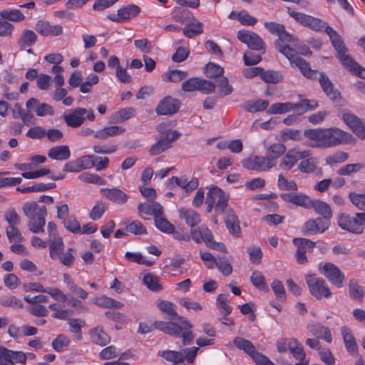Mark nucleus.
Returning <instances> with one entry per match:
<instances>
[{"mask_svg": "<svg viewBox=\"0 0 365 365\" xmlns=\"http://www.w3.org/2000/svg\"><path fill=\"white\" fill-rule=\"evenodd\" d=\"M312 148H329L346 143L351 135L337 128H311L304 131Z\"/></svg>", "mask_w": 365, "mask_h": 365, "instance_id": "nucleus-1", "label": "nucleus"}, {"mask_svg": "<svg viewBox=\"0 0 365 365\" xmlns=\"http://www.w3.org/2000/svg\"><path fill=\"white\" fill-rule=\"evenodd\" d=\"M23 212L29 220L28 226L31 232L38 233L44 231L45 218L47 215L45 206H39L34 201L26 202L23 206Z\"/></svg>", "mask_w": 365, "mask_h": 365, "instance_id": "nucleus-2", "label": "nucleus"}, {"mask_svg": "<svg viewBox=\"0 0 365 365\" xmlns=\"http://www.w3.org/2000/svg\"><path fill=\"white\" fill-rule=\"evenodd\" d=\"M182 324L184 327H181L175 322L156 321L154 322V327L155 329H159L167 334L176 338H182V345L186 346L194 339V335L190 330L192 326L187 320H183Z\"/></svg>", "mask_w": 365, "mask_h": 365, "instance_id": "nucleus-3", "label": "nucleus"}, {"mask_svg": "<svg viewBox=\"0 0 365 365\" xmlns=\"http://www.w3.org/2000/svg\"><path fill=\"white\" fill-rule=\"evenodd\" d=\"M198 351L199 347L191 346L180 351H160L158 352V355L166 361L173 363V365L182 363L185 361L189 364H192L195 361Z\"/></svg>", "mask_w": 365, "mask_h": 365, "instance_id": "nucleus-4", "label": "nucleus"}, {"mask_svg": "<svg viewBox=\"0 0 365 365\" xmlns=\"http://www.w3.org/2000/svg\"><path fill=\"white\" fill-rule=\"evenodd\" d=\"M287 13L296 21L316 32H324L328 24L324 20L314 16L307 15L302 12L292 11L289 7L287 8Z\"/></svg>", "mask_w": 365, "mask_h": 365, "instance_id": "nucleus-5", "label": "nucleus"}, {"mask_svg": "<svg viewBox=\"0 0 365 365\" xmlns=\"http://www.w3.org/2000/svg\"><path fill=\"white\" fill-rule=\"evenodd\" d=\"M306 283L310 294L317 299L331 297L330 289L323 278L317 277L314 274H308L306 276Z\"/></svg>", "mask_w": 365, "mask_h": 365, "instance_id": "nucleus-6", "label": "nucleus"}, {"mask_svg": "<svg viewBox=\"0 0 365 365\" xmlns=\"http://www.w3.org/2000/svg\"><path fill=\"white\" fill-rule=\"evenodd\" d=\"M180 136V133L175 130L168 129L160 133L157 143L150 147L149 154L154 156L165 152L172 146L173 143Z\"/></svg>", "mask_w": 365, "mask_h": 365, "instance_id": "nucleus-7", "label": "nucleus"}, {"mask_svg": "<svg viewBox=\"0 0 365 365\" xmlns=\"http://www.w3.org/2000/svg\"><path fill=\"white\" fill-rule=\"evenodd\" d=\"M180 136V133L175 130L168 129L160 133L157 143L150 147L149 154L154 156L165 152L172 146L173 143Z\"/></svg>", "mask_w": 365, "mask_h": 365, "instance_id": "nucleus-8", "label": "nucleus"}, {"mask_svg": "<svg viewBox=\"0 0 365 365\" xmlns=\"http://www.w3.org/2000/svg\"><path fill=\"white\" fill-rule=\"evenodd\" d=\"M180 136V133L175 130L168 129L160 133L157 143L150 147L149 154L154 156L165 152L172 146L173 143Z\"/></svg>", "mask_w": 365, "mask_h": 365, "instance_id": "nucleus-9", "label": "nucleus"}, {"mask_svg": "<svg viewBox=\"0 0 365 365\" xmlns=\"http://www.w3.org/2000/svg\"><path fill=\"white\" fill-rule=\"evenodd\" d=\"M180 136V133L175 130L168 129L160 133L157 143L150 147L149 154L154 156L165 152L172 146L173 143Z\"/></svg>", "mask_w": 365, "mask_h": 365, "instance_id": "nucleus-10", "label": "nucleus"}, {"mask_svg": "<svg viewBox=\"0 0 365 365\" xmlns=\"http://www.w3.org/2000/svg\"><path fill=\"white\" fill-rule=\"evenodd\" d=\"M321 273L329 280V282L337 288H341L345 283L344 273L334 264L326 262L319 267Z\"/></svg>", "mask_w": 365, "mask_h": 365, "instance_id": "nucleus-11", "label": "nucleus"}, {"mask_svg": "<svg viewBox=\"0 0 365 365\" xmlns=\"http://www.w3.org/2000/svg\"><path fill=\"white\" fill-rule=\"evenodd\" d=\"M229 195L225 193L217 186L212 187L207 194L206 200L215 204V212L221 214L228 207Z\"/></svg>", "mask_w": 365, "mask_h": 365, "instance_id": "nucleus-12", "label": "nucleus"}, {"mask_svg": "<svg viewBox=\"0 0 365 365\" xmlns=\"http://www.w3.org/2000/svg\"><path fill=\"white\" fill-rule=\"evenodd\" d=\"M279 51L284 55L292 63L297 66L302 74L311 78L314 71L310 68L309 63L304 61L301 56L297 55L292 47H278Z\"/></svg>", "mask_w": 365, "mask_h": 365, "instance_id": "nucleus-13", "label": "nucleus"}, {"mask_svg": "<svg viewBox=\"0 0 365 365\" xmlns=\"http://www.w3.org/2000/svg\"><path fill=\"white\" fill-rule=\"evenodd\" d=\"M293 244L297 247L295 257L297 263L304 264L307 262V252H312L315 242L306 238H294Z\"/></svg>", "mask_w": 365, "mask_h": 365, "instance_id": "nucleus-14", "label": "nucleus"}, {"mask_svg": "<svg viewBox=\"0 0 365 365\" xmlns=\"http://www.w3.org/2000/svg\"><path fill=\"white\" fill-rule=\"evenodd\" d=\"M198 185L199 180L197 178H192L190 180H187L185 176L180 178L173 176L168 180V187L170 189H173L175 186L180 187L187 195L196 190Z\"/></svg>", "mask_w": 365, "mask_h": 365, "instance_id": "nucleus-15", "label": "nucleus"}, {"mask_svg": "<svg viewBox=\"0 0 365 365\" xmlns=\"http://www.w3.org/2000/svg\"><path fill=\"white\" fill-rule=\"evenodd\" d=\"M180 106V102L179 100L171 96H166L159 102L155 112L161 115H173L179 110Z\"/></svg>", "mask_w": 365, "mask_h": 365, "instance_id": "nucleus-16", "label": "nucleus"}, {"mask_svg": "<svg viewBox=\"0 0 365 365\" xmlns=\"http://www.w3.org/2000/svg\"><path fill=\"white\" fill-rule=\"evenodd\" d=\"M342 119L356 135L362 140L365 139V126L359 118L346 112L342 114Z\"/></svg>", "mask_w": 365, "mask_h": 365, "instance_id": "nucleus-17", "label": "nucleus"}, {"mask_svg": "<svg viewBox=\"0 0 365 365\" xmlns=\"http://www.w3.org/2000/svg\"><path fill=\"white\" fill-rule=\"evenodd\" d=\"M309 156V151H297L289 150L282 158L279 166L284 170H289L299 160L304 159Z\"/></svg>", "mask_w": 365, "mask_h": 365, "instance_id": "nucleus-18", "label": "nucleus"}, {"mask_svg": "<svg viewBox=\"0 0 365 365\" xmlns=\"http://www.w3.org/2000/svg\"><path fill=\"white\" fill-rule=\"evenodd\" d=\"M279 197L286 202L292 203L306 209H310L312 200L302 192H286L279 195Z\"/></svg>", "mask_w": 365, "mask_h": 365, "instance_id": "nucleus-19", "label": "nucleus"}, {"mask_svg": "<svg viewBox=\"0 0 365 365\" xmlns=\"http://www.w3.org/2000/svg\"><path fill=\"white\" fill-rule=\"evenodd\" d=\"M339 226L352 233L361 234L364 231V227L358 222L355 217H351L347 214L342 213L338 220Z\"/></svg>", "mask_w": 365, "mask_h": 365, "instance_id": "nucleus-20", "label": "nucleus"}, {"mask_svg": "<svg viewBox=\"0 0 365 365\" xmlns=\"http://www.w3.org/2000/svg\"><path fill=\"white\" fill-rule=\"evenodd\" d=\"M87 113V109L84 108H76L71 113L64 114L63 119L66 125L71 128H79L86 120L84 115Z\"/></svg>", "mask_w": 365, "mask_h": 365, "instance_id": "nucleus-21", "label": "nucleus"}, {"mask_svg": "<svg viewBox=\"0 0 365 365\" xmlns=\"http://www.w3.org/2000/svg\"><path fill=\"white\" fill-rule=\"evenodd\" d=\"M225 213V222L230 234L237 237H240L241 229L237 216L232 208H227Z\"/></svg>", "mask_w": 365, "mask_h": 365, "instance_id": "nucleus-22", "label": "nucleus"}, {"mask_svg": "<svg viewBox=\"0 0 365 365\" xmlns=\"http://www.w3.org/2000/svg\"><path fill=\"white\" fill-rule=\"evenodd\" d=\"M35 30L41 35L48 36H59L63 32V28L58 24L52 25L48 21L44 20H38L35 26Z\"/></svg>", "mask_w": 365, "mask_h": 365, "instance_id": "nucleus-23", "label": "nucleus"}, {"mask_svg": "<svg viewBox=\"0 0 365 365\" xmlns=\"http://www.w3.org/2000/svg\"><path fill=\"white\" fill-rule=\"evenodd\" d=\"M319 81L323 91L331 101H334L341 98L339 91L334 88V84L324 73H319Z\"/></svg>", "mask_w": 365, "mask_h": 365, "instance_id": "nucleus-24", "label": "nucleus"}, {"mask_svg": "<svg viewBox=\"0 0 365 365\" xmlns=\"http://www.w3.org/2000/svg\"><path fill=\"white\" fill-rule=\"evenodd\" d=\"M101 192L108 200L120 205L125 204L128 196L123 190L118 188H102Z\"/></svg>", "mask_w": 365, "mask_h": 365, "instance_id": "nucleus-25", "label": "nucleus"}, {"mask_svg": "<svg viewBox=\"0 0 365 365\" xmlns=\"http://www.w3.org/2000/svg\"><path fill=\"white\" fill-rule=\"evenodd\" d=\"M178 213L180 219L185 220L190 229L197 227L201 222L200 215L194 210L181 207Z\"/></svg>", "mask_w": 365, "mask_h": 365, "instance_id": "nucleus-26", "label": "nucleus"}, {"mask_svg": "<svg viewBox=\"0 0 365 365\" xmlns=\"http://www.w3.org/2000/svg\"><path fill=\"white\" fill-rule=\"evenodd\" d=\"M337 58L343 66L349 71L353 72L356 71V67H358V63L354 61L349 55L346 54L348 49L346 47H335Z\"/></svg>", "mask_w": 365, "mask_h": 365, "instance_id": "nucleus-27", "label": "nucleus"}, {"mask_svg": "<svg viewBox=\"0 0 365 365\" xmlns=\"http://www.w3.org/2000/svg\"><path fill=\"white\" fill-rule=\"evenodd\" d=\"M341 334L346 351L351 355L356 354L358 352V346L350 328L347 327H341Z\"/></svg>", "mask_w": 365, "mask_h": 365, "instance_id": "nucleus-28", "label": "nucleus"}, {"mask_svg": "<svg viewBox=\"0 0 365 365\" xmlns=\"http://www.w3.org/2000/svg\"><path fill=\"white\" fill-rule=\"evenodd\" d=\"M237 38L247 46H264V44L262 39L257 34L250 31H239Z\"/></svg>", "mask_w": 365, "mask_h": 365, "instance_id": "nucleus-29", "label": "nucleus"}, {"mask_svg": "<svg viewBox=\"0 0 365 365\" xmlns=\"http://www.w3.org/2000/svg\"><path fill=\"white\" fill-rule=\"evenodd\" d=\"M309 332L317 339H322L327 343L332 341V336L330 329L320 324H313L307 327Z\"/></svg>", "mask_w": 365, "mask_h": 365, "instance_id": "nucleus-30", "label": "nucleus"}, {"mask_svg": "<svg viewBox=\"0 0 365 365\" xmlns=\"http://www.w3.org/2000/svg\"><path fill=\"white\" fill-rule=\"evenodd\" d=\"M257 51L264 53L265 47H249V49L244 53L243 60L246 66H253L259 63L262 60L259 53Z\"/></svg>", "mask_w": 365, "mask_h": 365, "instance_id": "nucleus-31", "label": "nucleus"}, {"mask_svg": "<svg viewBox=\"0 0 365 365\" xmlns=\"http://www.w3.org/2000/svg\"><path fill=\"white\" fill-rule=\"evenodd\" d=\"M138 210L140 214L143 213L148 215H154L155 217L158 215H163L161 205L154 201L148 203H140L138 206Z\"/></svg>", "mask_w": 365, "mask_h": 365, "instance_id": "nucleus-32", "label": "nucleus"}, {"mask_svg": "<svg viewBox=\"0 0 365 365\" xmlns=\"http://www.w3.org/2000/svg\"><path fill=\"white\" fill-rule=\"evenodd\" d=\"M71 156V152L68 145H58L50 148L48 151V157L55 160H66Z\"/></svg>", "mask_w": 365, "mask_h": 365, "instance_id": "nucleus-33", "label": "nucleus"}, {"mask_svg": "<svg viewBox=\"0 0 365 365\" xmlns=\"http://www.w3.org/2000/svg\"><path fill=\"white\" fill-rule=\"evenodd\" d=\"M310 208H313L314 211L327 220H329L332 217V212L330 206L325 202L319 200H312Z\"/></svg>", "mask_w": 365, "mask_h": 365, "instance_id": "nucleus-34", "label": "nucleus"}, {"mask_svg": "<svg viewBox=\"0 0 365 365\" xmlns=\"http://www.w3.org/2000/svg\"><path fill=\"white\" fill-rule=\"evenodd\" d=\"M125 131V128L118 125H112L105 127L101 130H97L93 136L95 138L98 140H104L108 137L115 136L123 133Z\"/></svg>", "mask_w": 365, "mask_h": 365, "instance_id": "nucleus-35", "label": "nucleus"}, {"mask_svg": "<svg viewBox=\"0 0 365 365\" xmlns=\"http://www.w3.org/2000/svg\"><path fill=\"white\" fill-rule=\"evenodd\" d=\"M233 344L239 350L243 351L244 353L247 354L251 358L252 356H253L257 352L255 346L253 345V344L250 341L242 337H235L233 339Z\"/></svg>", "mask_w": 365, "mask_h": 365, "instance_id": "nucleus-36", "label": "nucleus"}, {"mask_svg": "<svg viewBox=\"0 0 365 365\" xmlns=\"http://www.w3.org/2000/svg\"><path fill=\"white\" fill-rule=\"evenodd\" d=\"M288 349L297 360L303 361L305 359L306 354L303 346L295 338L289 339Z\"/></svg>", "mask_w": 365, "mask_h": 365, "instance_id": "nucleus-37", "label": "nucleus"}, {"mask_svg": "<svg viewBox=\"0 0 365 365\" xmlns=\"http://www.w3.org/2000/svg\"><path fill=\"white\" fill-rule=\"evenodd\" d=\"M49 242V255L51 259H56L59 257L63 251V242L61 237H57L50 239Z\"/></svg>", "mask_w": 365, "mask_h": 365, "instance_id": "nucleus-38", "label": "nucleus"}, {"mask_svg": "<svg viewBox=\"0 0 365 365\" xmlns=\"http://www.w3.org/2000/svg\"><path fill=\"white\" fill-rule=\"evenodd\" d=\"M269 102L267 100L247 101L243 104V109L247 112L255 113L267 109Z\"/></svg>", "mask_w": 365, "mask_h": 365, "instance_id": "nucleus-39", "label": "nucleus"}, {"mask_svg": "<svg viewBox=\"0 0 365 365\" xmlns=\"http://www.w3.org/2000/svg\"><path fill=\"white\" fill-rule=\"evenodd\" d=\"M188 76V73L181 70H169L162 75V79L165 82L177 83Z\"/></svg>", "mask_w": 365, "mask_h": 365, "instance_id": "nucleus-40", "label": "nucleus"}, {"mask_svg": "<svg viewBox=\"0 0 365 365\" xmlns=\"http://www.w3.org/2000/svg\"><path fill=\"white\" fill-rule=\"evenodd\" d=\"M0 17L2 19L14 22H21L25 19L23 13L16 9H4L0 11Z\"/></svg>", "mask_w": 365, "mask_h": 365, "instance_id": "nucleus-41", "label": "nucleus"}, {"mask_svg": "<svg viewBox=\"0 0 365 365\" xmlns=\"http://www.w3.org/2000/svg\"><path fill=\"white\" fill-rule=\"evenodd\" d=\"M92 341L100 346H105L110 342V336L103 330L96 327L91 331Z\"/></svg>", "mask_w": 365, "mask_h": 365, "instance_id": "nucleus-42", "label": "nucleus"}, {"mask_svg": "<svg viewBox=\"0 0 365 365\" xmlns=\"http://www.w3.org/2000/svg\"><path fill=\"white\" fill-rule=\"evenodd\" d=\"M230 16L237 19L242 25L252 26L257 22V19L255 17L251 16L245 10L239 12L232 11Z\"/></svg>", "mask_w": 365, "mask_h": 365, "instance_id": "nucleus-43", "label": "nucleus"}, {"mask_svg": "<svg viewBox=\"0 0 365 365\" xmlns=\"http://www.w3.org/2000/svg\"><path fill=\"white\" fill-rule=\"evenodd\" d=\"M285 152L286 146L284 145L274 143L268 148L266 155L272 162H274L275 160L284 155Z\"/></svg>", "mask_w": 365, "mask_h": 365, "instance_id": "nucleus-44", "label": "nucleus"}, {"mask_svg": "<svg viewBox=\"0 0 365 365\" xmlns=\"http://www.w3.org/2000/svg\"><path fill=\"white\" fill-rule=\"evenodd\" d=\"M253 286L261 291L269 292V287L265 282V278L259 271H254L250 277Z\"/></svg>", "mask_w": 365, "mask_h": 365, "instance_id": "nucleus-45", "label": "nucleus"}, {"mask_svg": "<svg viewBox=\"0 0 365 365\" xmlns=\"http://www.w3.org/2000/svg\"><path fill=\"white\" fill-rule=\"evenodd\" d=\"M294 106L292 103H276L270 106L267 110V113L269 114H282L291 110H294Z\"/></svg>", "mask_w": 365, "mask_h": 365, "instance_id": "nucleus-46", "label": "nucleus"}, {"mask_svg": "<svg viewBox=\"0 0 365 365\" xmlns=\"http://www.w3.org/2000/svg\"><path fill=\"white\" fill-rule=\"evenodd\" d=\"M140 11L139 6L134 4H129L119 9V13L123 21L135 17L140 13Z\"/></svg>", "mask_w": 365, "mask_h": 365, "instance_id": "nucleus-47", "label": "nucleus"}, {"mask_svg": "<svg viewBox=\"0 0 365 365\" xmlns=\"http://www.w3.org/2000/svg\"><path fill=\"white\" fill-rule=\"evenodd\" d=\"M135 115V109L131 107L119 110L113 115V123H123Z\"/></svg>", "mask_w": 365, "mask_h": 365, "instance_id": "nucleus-48", "label": "nucleus"}, {"mask_svg": "<svg viewBox=\"0 0 365 365\" xmlns=\"http://www.w3.org/2000/svg\"><path fill=\"white\" fill-rule=\"evenodd\" d=\"M143 284L153 292H160L163 289V286L159 283L158 277L150 274H146L143 277Z\"/></svg>", "mask_w": 365, "mask_h": 365, "instance_id": "nucleus-49", "label": "nucleus"}, {"mask_svg": "<svg viewBox=\"0 0 365 365\" xmlns=\"http://www.w3.org/2000/svg\"><path fill=\"white\" fill-rule=\"evenodd\" d=\"M294 110L299 113H306L308 110H312L317 108L319 105L314 100L302 99L298 103H294Z\"/></svg>", "mask_w": 365, "mask_h": 365, "instance_id": "nucleus-50", "label": "nucleus"}, {"mask_svg": "<svg viewBox=\"0 0 365 365\" xmlns=\"http://www.w3.org/2000/svg\"><path fill=\"white\" fill-rule=\"evenodd\" d=\"M294 110L299 113H306L308 110H312L317 108L319 105L314 100L302 99L298 103H294Z\"/></svg>", "mask_w": 365, "mask_h": 365, "instance_id": "nucleus-51", "label": "nucleus"}, {"mask_svg": "<svg viewBox=\"0 0 365 365\" xmlns=\"http://www.w3.org/2000/svg\"><path fill=\"white\" fill-rule=\"evenodd\" d=\"M155 225L157 228L163 232L171 234L175 230V227L168 221L163 215H158L154 217Z\"/></svg>", "mask_w": 365, "mask_h": 365, "instance_id": "nucleus-52", "label": "nucleus"}, {"mask_svg": "<svg viewBox=\"0 0 365 365\" xmlns=\"http://www.w3.org/2000/svg\"><path fill=\"white\" fill-rule=\"evenodd\" d=\"M216 305L221 314L224 316L229 315L232 312V307L227 300V295L220 294L216 300Z\"/></svg>", "mask_w": 365, "mask_h": 365, "instance_id": "nucleus-53", "label": "nucleus"}, {"mask_svg": "<svg viewBox=\"0 0 365 365\" xmlns=\"http://www.w3.org/2000/svg\"><path fill=\"white\" fill-rule=\"evenodd\" d=\"M261 79L266 83H277L282 81L283 76L279 71L267 70L261 73Z\"/></svg>", "mask_w": 365, "mask_h": 365, "instance_id": "nucleus-54", "label": "nucleus"}, {"mask_svg": "<svg viewBox=\"0 0 365 365\" xmlns=\"http://www.w3.org/2000/svg\"><path fill=\"white\" fill-rule=\"evenodd\" d=\"M348 197L354 206L361 211H365V193L351 192Z\"/></svg>", "mask_w": 365, "mask_h": 365, "instance_id": "nucleus-55", "label": "nucleus"}, {"mask_svg": "<svg viewBox=\"0 0 365 365\" xmlns=\"http://www.w3.org/2000/svg\"><path fill=\"white\" fill-rule=\"evenodd\" d=\"M0 304L4 307H12L14 309H21L24 304L21 299L15 296H4L0 299Z\"/></svg>", "mask_w": 365, "mask_h": 365, "instance_id": "nucleus-56", "label": "nucleus"}, {"mask_svg": "<svg viewBox=\"0 0 365 365\" xmlns=\"http://www.w3.org/2000/svg\"><path fill=\"white\" fill-rule=\"evenodd\" d=\"M364 163H354L347 164L337 170V174L339 175H350L353 173H357L364 168Z\"/></svg>", "mask_w": 365, "mask_h": 365, "instance_id": "nucleus-57", "label": "nucleus"}, {"mask_svg": "<svg viewBox=\"0 0 365 365\" xmlns=\"http://www.w3.org/2000/svg\"><path fill=\"white\" fill-rule=\"evenodd\" d=\"M125 231L136 235L147 234L145 227L138 220H134L128 223L125 227Z\"/></svg>", "mask_w": 365, "mask_h": 365, "instance_id": "nucleus-58", "label": "nucleus"}, {"mask_svg": "<svg viewBox=\"0 0 365 365\" xmlns=\"http://www.w3.org/2000/svg\"><path fill=\"white\" fill-rule=\"evenodd\" d=\"M36 38L37 36L34 31L29 29L25 30L21 36L18 43L20 46H30L36 42Z\"/></svg>", "mask_w": 365, "mask_h": 365, "instance_id": "nucleus-59", "label": "nucleus"}, {"mask_svg": "<svg viewBox=\"0 0 365 365\" xmlns=\"http://www.w3.org/2000/svg\"><path fill=\"white\" fill-rule=\"evenodd\" d=\"M223 68L214 63H208L205 66V75L210 78H215L221 76L223 73Z\"/></svg>", "mask_w": 365, "mask_h": 365, "instance_id": "nucleus-60", "label": "nucleus"}, {"mask_svg": "<svg viewBox=\"0 0 365 365\" xmlns=\"http://www.w3.org/2000/svg\"><path fill=\"white\" fill-rule=\"evenodd\" d=\"M271 287L277 299L280 302H284L286 299V292L282 283L279 280H274Z\"/></svg>", "mask_w": 365, "mask_h": 365, "instance_id": "nucleus-61", "label": "nucleus"}, {"mask_svg": "<svg viewBox=\"0 0 365 365\" xmlns=\"http://www.w3.org/2000/svg\"><path fill=\"white\" fill-rule=\"evenodd\" d=\"M302 160L298 165V169L301 173H309L315 170L316 162L312 158L302 159Z\"/></svg>", "mask_w": 365, "mask_h": 365, "instance_id": "nucleus-62", "label": "nucleus"}, {"mask_svg": "<svg viewBox=\"0 0 365 365\" xmlns=\"http://www.w3.org/2000/svg\"><path fill=\"white\" fill-rule=\"evenodd\" d=\"M324 32H325L329 36L332 46H343L344 42L341 36L329 24L324 30Z\"/></svg>", "mask_w": 365, "mask_h": 365, "instance_id": "nucleus-63", "label": "nucleus"}, {"mask_svg": "<svg viewBox=\"0 0 365 365\" xmlns=\"http://www.w3.org/2000/svg\"><path fill=\"white\" fill-rule=\"evenodd\" d=\"M70 344V340L63 334H59L52 341V348L56 351L61 352L65 347H67Z\"/></svg>", "mask_w": 365, "mask_h": 365, "instance_id": "nucleus-64", "label": "nucleus"}]
</instances>
